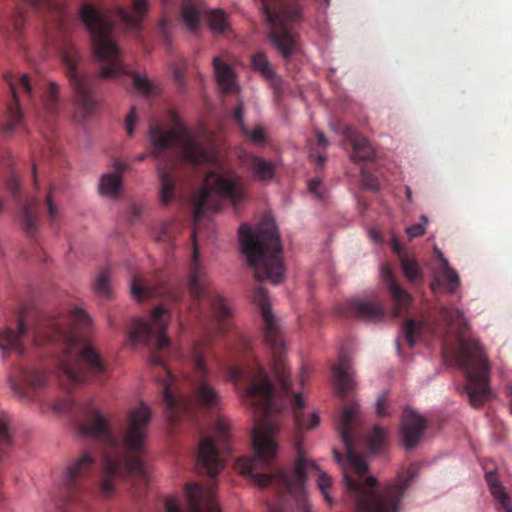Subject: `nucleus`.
<instances>
[{
	"label": "nucleus",
	"mask_w": 512,
	"mask_h": 512,
	"mask_svg": "<svg viewBox=\"0 0 512 512\" xmlns=\"http://www.w3.org/2000/svg\"><path fill=\"white\" fill-rule=\"evenodd\" d=\"M254 302L259 307L264 324V339L272 352V373L279 386V394L271 383L264 368L257 360L238 366L231 360L219 362L227 378L233 382L243 402L258 415L252 431L254 457L243 456L236 460L235 468L243 475H249L259 487L274 486L283 496L292 501L298 512H312L306 494V481L309 473L318 475L317 486L328 505L333 504L329 495L332 479L317 463L308 458L303 449L300 434L319 425L317 413L306 415L305 402L301 394H293L291 409L296 428V459L291 469L272 471V463L277 453L275 436L279 430L275 416L285 407L286 397L291 394L289 369L283 356L285 344L277 319L271 311L266 289L259 286L254 292Z\"/></svg>",
	"instance_id": "nucleus-1"
},
{
	"label": "nucleus",
	"mask_w": 512,
	"mask_h": 512,
	"mask_svg": "<svg viewBox=\"0 0 512 512\" xmlns=\"http://www.w3.org/2000/svg\"><path fill=\"white\" fill-rule=\"evenodd\" d=\"M196 235L197 228L194 227L191 234L193 253L187 276V288L192 300L189 309L203 324L206 336L195 341L185 356L188 365L184 374L189 386L187 395L175 388V376L167 365L170 359L183 357V352L172 347L170 338L166 336L170 318L167 307L164 304L158 305L147 320L133 319L129 330L131 343L149 347L151 364L160 368L157 381L161 385L163 402L171 422L193 420L200 415H206L217 409L220 403V395L214 385L217 374L209 367L207 354L212 335L228 328L231 310L225 299L213 288L207 268L200 259Z\"/></svg>",
	"instance_id": "nucleus-2"
},
{
	"label": "nucleus",
	"mask_w": 512,
	"mask_h": 512,
	"mask_svg": "<svg viewBox=\"0 0 512 512\" xmlns=\"http://www.w3.org/2000/svg\"><path fill=\"white\" fill-rule=\"evenodd\" d=\"M148 5L147 0H129L128 7L120 6L115 9H107L103 5L97 7L90 3L82 4L80 17L89 31L94 56L100 63L99 74L88 75L82 72L83 54L70 40L65 41L61 48V62L75 93L76 108L84 117L91 115L96 109L95 90L99 78L131 76L134 89L142 96L152 97L159 93L155 83L127 67L115 42V24L121 25L126 32H139Z\"/></svg>",
	"instance_id": "nucleus-3"
},
{
	"label": "nucleus",
	"mask_w": 512,
	"mask_h": 512,
	"mask_svg": "<svg viewBox=\"0 0 512 512\" xmlns=\"http://www.w3.org/2000/svg\"><path fill=\"white\" fill-rule=\"evenodd\" d=\"M170 117L173 123L172 129H167L160 123H150L151 150L136 158L137 161H143L149 155L157 161L161 203L167 206L175 199L176 155H178L193 167L210 164L215 166L207 173L200 192L193 200L195 224L206 212L218 211L223 200L231 202L234 207L239 206L245 198L242 176L234 170L220 166L213 147L204 143L199 134L184 125L176 112L171 111Z\"/></svg>",
	"instance_id": "nucleus-4"
},
{
	"label": "nucleus",
	"mask_w": 512,
	"mask_h": 512,
	"mask_svg": "<svg viewBox=\"0 0 512 512\" xmlns=\"http://www.w3.org/2000/svg\"><path fill=\"white\" fill-rule=\"evenodd\" d=\"M55 410L71 414L77 433L83 438L95 440L103 447L99 481V493L102 497H112L118 481L124 477L131 478L139 496L147 490L150 480L144 456L152 417L148 405L141 402L127 411L121 441L116 438L110 419L93 401L76 402L66 399L57 403Z\"/></svg>",
	"instance_id": "nucleus-5"
},
{
	"label": "nucleus",
	"mask_w": 512,
	"mask_h": 512,
	"mask_svg": "<svg viewBox=\"0 0 512 512\" xmlns=\"http://www.w3.org/2000/svg\"><path fill=\"white\" fill-rule=\"evenodd\" d=\"M89 314L75 307L69 314H42L30 326L23 312L13 325L0 330V349L4 357L9 352L24 354L23 340L31 337L35 343H58L63 346L58 378L62 385H79L100 379L107 371L101 354L89 342L84 332L91 326Z\"/></svg>",
	"instance_id": "nucleus-6"
},
{
	"label": "nucleus",
	"mask_w": 512,
	"mask_h": 512,
	"mask_svg": "<svg viewBox=\"0 0 512 512\" xmlns=\"http://www.w3.org/2000/svg\"><path fill=\"white\" fill-rule=\"evenodd\" d=\"M439 314L448 330L455 333V359L465 376L468 400L472 406L480 407L493 396L489 386L490 365L484 348L477 339L466 337L469 324L462 310L453 305L442 306Z\"/></svg>",
	"instance_id": "nucleus-7"
},
{
	"label": "nucleus",
	"mask_w": 512,
	"mask_h": 512,
	"mask_svg": "<svg viewBox=\"0 0 512 512\" xmlns=\"http://www.w3.org/2000/svg\"><path fill=\"white\" fill-rule=\"evenodd\" d=\"M334 458L343 466V481L351 502L350 512H398L404 493L414 478V468L408 469L405 478L377 492V479L366 476L368 465L362 456Z\"/></svg>",
	"instance_id": "nucleus-8"
},
{
	"label": "nucleus",
	"mask_w": 512,
	"mask_h": 512,
	"mask_svg": "<svg viewBox=\"0 0 512 512\" xmlns=\"http://www.w3.org/2000/svg\"><path fill=\"white\" fill-rule=\"evenodd\" d=\"M239 240L247 263L255 270L256 280L280 284L284 279L285 267L275 223L265 220L256 228L242 224L239 228Z\"/></svg>",
	"instance_id": "nucleus-9"
},
{
	"label": "nucleus",
	"mask_w": 512,
	"mask_h": 512,
	"mask_svg": "<svg viewBox=\"0 0 512 512\" xmlns=\"http://www.w3.org/2000/svg\"><path fill=\"white\" fill-rule=\"evenodd\" d=\"M266 20L270 24V39L287 60L299 51L293 25L300 21L302 8L298 0H261Z\"/></svg>",
	"instance_id": "nucleus-10"
},
{
	"label": "nucleus",
	"mask_w": 512,
	"mask_h": 512,
	"mask_svg": "<svg viewBox=\"0 0 512 512\" xmlns=\"http://www.w3.org/2000/svg\"><path fill=\"white\" fill-rule=\"evenodd\" d=\"M229 429L227 424L219 419L214 426V436H202L199 442L196 458V469L201 474L214 479L225 466L226 455L230 453Z\"/></svg>",
	"instance_id": "nucleus-11"
},
{
	"label": "nucleus",
	"mask_w": 512,
	"mask_h": 512,
	"mask_svg": "<svg viewBox=\"0 0 512 512\" xmlns=\"http://www.w3.org/2000/svg\"><path fill=\"white\" fill-rule=\"evenodd\" d=\"M96 462L97 457L91 451H84L67 463L60 479V489L65 498L78 501L87 479L95 472Z\"/></svg>",
	"instance_id": "nucleus-12"
},
{
	"label": "nucleus",
	"mask_w": 512,
	"mask_h": 512,
	"mask_svg": "<svg viewBox=\"0 0 512 512\" xmlns=\"http://www.w3.org/2000/svg\"><path fill=\"white\" fill-rule=\"evenodd\" d=\"M9 84L11 99L6 105L0 119V133L11 136L25 126V118L20 106L19 94L24 93L30 99L34 97V89L28 74H22L18 79L12 75L5 76Z\"/></svg>",
	"instance_id": "nucleus-13"
},
{
	"label": "nucleus",
	"mask_w": 512,
	"mask_h": 512,
	"mask_svg": "<svg viewBox=\"0 0 512 512\" xmlns=\"http://www.w3.org/2000/svg\"><path fill=\"white\" fill-rule=\"evenodd\" d=\"M215 489V484H209L206 487L195 483L187 484L185 487L186 510H182L177 499L172 496L165 500V510L166 512H219Z\"/></svg>",
	"instance_id": "nucleus-14"
},
{
	"label": "nucleus",
	"mask_w": 512,
	"mask_h": 512,
	"mask_svg": "<svg viewBox=\"0 0 512 512\" xmlns=\"http://www.w3.org/2000/svg\"><path fill=\"white\" fill-rule=\"evenodd\" d=\"M7 188L18 205L17 219L20 227L28 237L34 239L40 226L39 201L34 198L23 199L21 182L15 174L9 177Z\"/></svg>",
	"instance_id": "nucleus-15"
},
{
	"label": "nucleus",
	"mask_w": 512,
	"mask_h": 512,
	"mask_svg": "<svg viewBox=\"0 0 512 512\" xmlns=\"http://www.w3.org/2000/svg\"><path fill=\"white\" fill-rule=\"evenodd\" d=\"M130 291L134 299L143 301L151 297H162L166 302L177 304L184 299V291L178 286L164 281L151 285L141 276L133 275L130 280Z\"/></svg>",
	"instance_id": "nucleus-16"
},
{
	"label": "nucleus",
	"mask_w": 512,
	"mask_h": 512,
	"mask_svg": "<svg viewBox=\"0 0 512 512\" xmlns=\"http://www.w3.org/2000/svg\"><path fill=\"white\" fill-rule=\"evenodd\" d=\"M48 374L38 368L18 367L10 376V387L14 393L25 400H32L38 390L48 385Z\"/></svg>",
	"instance_id": "nucleus-17"
},
{
	"label": "nucleus",
	"mask_w": 512,
	"mask_h": 512,
	"mask_svg": "<svg viewBox=\"0 0 512 512\" xmlns=\"http://www.w3.org/2000/svg\"><path fill=\"white\" fill-rule=\"evenodd\" d=\"M341 313L345 317H357L376 322L384 317L382 304L377 299H354L348 301Z\"/></svg>",
	"instance_id": "nucleus-18"
},
{
	"label": "nucleus",
	"mask_w": 512,
	"mask_h": 512,
	"mask_svg": "<svg viewBox=\"0 0 512 512\" xmlns=\"http://www.w3.org/2000/svg\"><path fill=\"white\" fill-rule=\"evenodd\" d=\"M426 429L425 419L410 409H405L402 419L401 434L406 449L415 447Z\"/></svg>",
	"instance_id": "nucleus-19"
},
{
	"label": "nucleus",
	"mask_w": 512,
	"mask_h": 512,
	"mask_svg": "<svg viewBox=\"0 0 512 512\" xmlns=\"http://www.w3.org/2000/svg\"><path fill=\"white\" fill-rule=\"evenodd\" d=\"M344 136L352 146L353 153L351 159L353 161H371L374 159L376 152L369 140L358 133L352 127H346Z\"/></svg>",
	"instance_id": "nucleus-20"
},
{
	"label": "nucleus",
	"mask_w": 512,
	"mask_h": 512,
	"mask_svg": "<svg viewBox=\"0 0 512 512\" xmlns=\"http://www.w3.org/2000/svg\"><path fill=\"white\" fill-rule=\"evenodd\" d=\"M383 279L386 287L394 302V315L400 316L402 311L411 303V295L395 280L392 271L388 266L382 270Z\"/></svg>",
	"instance_id": "nucleus-21"
},
{
	"label": "nucleus",
	"mask_w": 512,
	"mask_h": 512,
	"mask_svg": "<svg viewBox=\"0 0 512 512\" xmlns=\"http://www.w3.org/2000/svg\"><path fill=\"white\" fill-rule=\"evenodd\" d=\"M439 261V273L435 283L432 284V289L435 291L436 287H442L446 293L454 294L460 287V277L441 253H439Z\"/></svg>",
	"instance_id": "nucleus-22"
},
{
	"label": "nucleus",
	"mask_w": 512,
	"mask_h": 512,
	"mask_svg": "<svg viewBox=\"0 0 512 512\" xmlns=\"http://www.w3.org/2000/svg\"><path fill=\"white\" fill-rule=\"evenodd\" d=\"M242 162L254 179L264 183L273 180L276 168L273 162L255 155H247Z\"/></svg>",
	"instance_id": "nucleus-23"
},
{
	"label": "nucleus",
	"mask_w": 512,
	"mask_h": 512,
	"mask_svg": "<svg viewBox=\"0 0 512 512\" xmlns=\"http://www.w3.org/2000/svg\"><path fill=\"white\" fill-rule=\"evenodd\" d=\"M333 375L339 397L344 399L354 389V380L349 367V360L346 355L341 354L338 365H334Z\"/></svg>",
	"instance_id": "nucleus-24"
},
{
	"label": "nucleus",
	"mask_w": 512,
	"mask_h": 512,
	"mask_svg": "<svg viewBox=\"0 0 512 512\" xmlns=\"http://www.w3.org/2000/svg\"><path fill=\"white\" fill-rule=\"evenodd\" d=\"M252 67L258 71L271 85L278 97L282 92V80L274 72L270 61L264 52H257L251 59Z\"/></svg>",
	"instance_id": "nucleus-25"
},
{
	"label": "nucleus",
	"mask_w": 512,
	"mask_h": 512,
	"mask_svg": "<svg viewBox=\"0 0 512 512\" xmlns=\"http://www.w3.org/2000/svg\"><path fill=\"white\" fill-rule=\"evenodd\" d=\"M58 93V86L54 82H50L47 84L46 89L41 94L43 111L39 114V117L47 123L52 122L55 116L59 113L60 102Z\"/></svg>",
	"instance_id": "nucleus-26"
},
{
	"label": "nucleus",
	"mask_w": 512,
	"mask_h": 512,
	"mask_svg": "<svg viewBox=\"0 0 512 512\" xmlns=\"http://www.w3.org/2000/svg\"><path fill=\"white\" fill-rule=\"evenodd\" d=\"M213 66L215 75L219 86L224 93H234L238 91V86L235 83V75L232 68L221 61L219 57L213 59Z\"/></svg>",
	"instance_id": "nucleus-27"
},
{
	"label": "nucleus",
	"mask_w": 512,
	"mask_h": 512,
	"mask_svg": "<svg viewBox=\"0 0 512 512\" xmlns=\"http://www.w3.org/2000/svg\"><path fill=\"white\" fill-rule=\"evenodd\" d=\"M393 249L399 257L403 274L408 279V281L411 283L421 281L423 279V272L419 268L417 261L410 257L409 254L403 250L399 243L395 242Z\"/></svg>",
	"instance_id": "nucleus-28"
},
{
	"label": "nucleus",
	"mask_w": 512,
	"mask_h": 512,
	"mask_svg": "<svg viewBox=\"0 0 512 512\" xmlns=\"http://www.w3.org/2000/svg\"><path fill=\"white\" fill-rule=\"evenodd\" d=\"M205 21L214 34H226L231 30L227 14L221 9H212L205 13Z\"/></svg>",
	"instance_id": "nucleus-29"
},
{
	"label": "nucleus",
	"mask_w": 512,
	"mask_h": 512,
	"mask_svg": "<svg viewBox=\"0 0 512 512\" xmlns=\"http://www.w3.org/2000/svg\"><path fill=\"white\" fill-rule=\"evenodd\" d=\"M234 120L240 127L242 133L249 138L255 144H261L265 141V133L261 126H256L252 130H249L244 123V107L243 103H239L234 109L233 113Z\"/></svg>",
	"instance_id": "nucleus-30"
},
{
	"label": "nucleus",
	"mask_w": 512,
	"mask_h": 512,
	"mask_svg": "<svg viewBox=\"0 0 512 512\" xmlns=\"http://www.w3.org/2000/svg\"><path fill=\"white\" fill-rule=\"evenodd\" d=\"M485 478L493 497L499 502L503 511L512 512L510 498L505 493L503 487L500 485L496 473L492 471L487 472L485 474Z\"/></svg>",
	"instance_id": "nucleus-31"
},
{
	"label": "nucleus",
	"mask_w": 512,
	"mask_h": 512,
	"mask_svg": "<svg viewBox=\"0 0 512 512\" xmlns=\"http://www.w3.org/2000/svg\"><path fill=\"white\" fill-rule=\"evenodd\" d=\"M200 8L194 2H187L183 5L181 15L184 23L191 32H196L200 25Z\"/></svg>",
	"instance_id": "nucleus-32"
},
{
	"label": "nucleus",
	"mask_w": 512,
	"mask_h": 512,
	"mask_svg": "<svg viewBox=\"0 0 512 512\" xmlns=\"http://www.w3.org/2000/svg\"><path fill=\"white\" fill-rule=\"evenodd\" d=\"M122 183L121 175L106 174L103 175L100 181V191L103 195L115 196L117 195Z\"/></svg>",
	"instance_id": "nucleus-33"
},
{
	"label": "nucleus",
	"mask_w": 512,
	"mask_h": 512,
	"mask_svg": "<svg viewBox=\"0 0 512 512\" xmlns=\"http://www.w3.org/2000/svg\"><path fill=\"white\" fill-rule=\"evenodd\" d=\"M47 218L51 225H56L61 219V210L55 200V189L49 188L45 198Z\"/></svg>",
	"instance_id": "nucleus-34"
},
{
	"label": "nucleus",
	"mask_w": 512,
	"mask_h": 512,
	"mask_svg": "<svg viewBox=\"0 0 512 512\" xmlns=\"http://www.w3.org/2000/svg\"><path fill=\"white\" fill-rule=\"evenodd\" d=\"M95 293L103 298L110 299L112 295L110 286V272L108 269H102L94 282Z\"/></svg>",
	"instance_id": "nucleus-35"
},
{
	"label": "nucleus",
	"mask_w": 512,
	"mask_h": 512,
	"mask_svg": "<svg viewBox=\"0 0 512 512\" xmlns=\"http://www.w3.org/2000/svg\"><path fill=\"white\" fill-rule=\"evenodd\" d=\"M387 441V432L380 426H375L367 438V445L371 452H380Z\"/></svg>",
	"instance_id": "nucleus-36"
},
{
	"label": "nucleus",
	"mask_w": 512,
	"mask_h": 512,
	"mask_svg": "<svg viewBox=\"0 0 512 512\" xmlns=\"http://www.w3.org/2000/svg\"><path fill=\"white\" fill-rule=\"evenodd\" d=\"M174 226V221L162 222L159 228L153 232L155 241L172 246Z\"/></svg>",
	"instance_id": "nucleus-37"
},
{
	"label": "nucleus",
	"mask_w": 512,
	"mask_h": 512,
	"mask_svg": "<svg viewBox=\"0 0 512 512\" xmlns=\"http://www.w3.org/2000/svg\"><path fill=\"white\" fill-rule=\"evenodd\" d=\"M403 333L408 345L414 347L420 335V326L413 319H407L403 324Z\"/></svg>",
	"instance_id": "nucleus-38"
},
{
	"label": "nucleus",
	"mask_w": 512,
	"mask_h": 512,
	"mask_svg": "<svg viewBox=\"0 0 512 512\" xmlns=\"http://www.w3.org/2000/svg\"><path fill=\"white\" fill-rule=\"evenodd\" d=\"M421 223L413 224L406 229L407 235L410 239L422 236L425 234V225L428 223V218L425 215L421 216Z\"/></svg>",
	"instance_id": "nucleus-39"
},
{
	"label": "nucleus",
	"mask_w": 512,
	"mask_h": 512,
	"mask_svg": "<svg viewBox=\"0 0 512 512\" xmlns=\"http://www.w3.org/2000/svg\"><path fill=\"white\" fill-rule=\"evenodd\" d=\"M361 183L362 186L367 189L377 190L379 188L377 178L373 176L365 167L361 169Z\"/></svg>",
	"instance_id": "nucleus-40"
},
{
	"label": "nucleus",
	"mask_w": 512,
	"mask_h": 512,
	"mask_svg": "<svg viewBox=\"0 0 512 512\" xmlns=\"http://www.w3.org/2000/svg\"><path fill=\"white\" fill-rule=\"evenodd\" d=\"M35 9L58 10L59 5L55 0H25Z\"/></svg>",
	"instance_id": "nucleus-41"
},
{
	"label": "nucleus",
	"mask_w": 512,
	"mask_h": 512,
	"mask_svg": "<svg viewBox=\"0 0 512 512\" xmlns=\"http://www.w3.org/2000/svg\"><path fill=\"white\" fill-rule=\"evenodd\" d=\"M308 190L310 193L314 194L317 198H323L322 192V181L319 178H313L308 182Z\"/></svg>",
	"instance_id": "nucleus-42"
},
{
	"label": "nucleus",
	"mask_w": 512,
	"mask_h": 512,
	"mask_svg": "<svg viewBox=\"0 0 512 512\" xmlns=\"http://www.w3.org/2000/svg\"><path fill=\"white\" fill-rule=\"evenodd\" d=\"M136 120H137V117H136V113H135V108L132 107L130 113L127 115L126 120H125V127L127 130V134L129 136H132L134 133V127H135Z\"/></svg>",
	"instance_id": "nucleus-43"
},
{
	"label": "nucleus",
	"mask_w": 512,
	"mask_h": 512,
	"mask_svg": "<svg viewBox=\"0 0 512 512\" xmlns=\"http://www.w3.org/2000/svg\"><path fill=\"white\" fill-rule=\"evenodd\" d=\"M387 404V395L382 394L378 397L377 403H376V411L378 416L384 417L388 415V412L385 410V406Z\"/></svg>",
	"instance_id": "nucleus-44"
},
{
	"label": "nucleus",
	"mask_w": 512,
	"mask_h": 512,
	"mask_svg": "<svg viewBox=\"0 0 512 512\" xmlns=\"http://www.w3.org/2000/svg\"><path fill=\"white\" fill-rule=\"evenodd\" d=\"M143 210H144L143 206L138 205V204H133L130 208L129 222L133 223L137 219H139L143 213Z\"/></svg>",
	"instance_id": "nucleus-45"
},
{
	"label": "nucleus",
	"mask_w": 512,
	"mask_h": 512,
	"mask_svg": "<svg viewBox=\"0 0 512 512\" xmlns=\"http://www.w3.org/2000/svg\"><path fill=\"white\" fill-rule=\"evenodd\" d=\"M238 340H239V348L238 349L243 353L250 352V350H251L250 341L247 338L242 337V336H240Z\"/></svg>",
	"instance_id": "nucleus-46"
},
{
	"label": "nucleus",
	"mask_w": 512,
	"mask_h": 512,
	"mask_svg": "<svg viewBox=\"0 0 512 512\" xmlns=\"http://www.w3.org/2000/svg\"><path fill=\"white\" fill-rule=\"evenodd\" d=\"M316 137H317L318 146L322 147L323 149L328 146V140L323 135V133L316 131Z\"/></svg>",
	"instance_id": "nucleus-47"
},
{
	"label": "nucleus",
	"mask_w": 512,
	"mask_h": 512,
	"mask_svg": "<svg viewBox=\"0 0 512 512\" xmlns=\"http://www.w3.org/2000/svg\"><path fill=\"white\" fill-rule=\"evenodd\" d=\"M128 165L122 161L116 160L114 162V168L118 175L127 169Z\"/></svg>",
	"instance_id": "nucleus-48"
},
{
	"label": "nucleus",
	"mask_w": 512,
	"mask_h": 512,
	"mask_svg": "<svg viewBox=\"0 0 512 512\" xmlns=\"http://www.w3.org/2000/svg\"><path fill=\"white\" fill-rule=\"evenodd\" d=\"M310 157L314 159L315 163L318 166H323V164L326 161V157L324 155H321V154L315 156L313 153H311Z\"/></svg>",
	"instance_id": "nucleus-49"
},
{
	"label": "nucleus",
	"mask_w": 512,
	"mask_h": 512,
	"mask_svg": "<svg viewBox=\"0 0 512 512\" xmlns=\"http://www.w3.org/2000/svg\"><path fill=\"white\" fill-rule=\"evenodd\" d=\"M369 235L376 242L381 240V235H380V233L376 229H371L369 231Z\"/></svg>",
	"instance_id": "nucleus-50"
},
{
	"label": "nucleus",
	"mask_w": 512,
	"mask_h": 512,
	"mask_svg": "<svg viewBox=\"0 0 512 512\" xmlns=\"http://www.w3.org/2000/svg\"><path fill=\"white\" fill-rule=\"evenodd\" d=\"M174 77H175L176 81L179 82V84H181V81L183 79V73L179 68H176L174 70Z\"/></svg>",
	"instance_id": "nucleus-51"
},
{
	"label": "nucleus",
	"mask_w": 512,
	"mask_h": 512,
	"mask_svg": "<svg viewBox=\"0 0 512 512\" xmlns=\"http://www.w3.org/2000/svg\"><path fill=\"white\" fill-rule=\"evenodd\" d=\"M268 512H282V509L278 506H270Z\"/></svg>",
	"instance_id": "nucleus-52"
},
{
	"label": "nucleus",
	"mask_w": 512,
	"mask_h": 512,
	"mask_svg": "<svg viewBox=\"0 0 512 512\" xmlns=\"http://www.w3.org/2000/svg\"><path fill=\"white\" fill-rule=\"evenodd\" d=\"M406 197L408 199V201H411L412 199V191L409 187H406Z\"/></svg>",
	"instance_id": "nucleus-53"
},
{
	"label": "nucleus",
	"mask_w": 512,
	"mask_h": 512,
	"mask_svg": "<svg viewBox=\"0 0 512 512\" xmlns=\"http://www.w3.org/2000/svg\"><path fill=\"white\" fill-rule=\"evenodd\" d=\"M160 27H161V31L164 35H166V22L165 21H162L161 24H160Z\"/></svg>",
	"instance_id": "nucleus-54"
},
{
	"label": "nucleus",
	"mask_w": 512,
	"mask_h": 512,
	"mask_svg": "<svg viewBox=\"0 0 512 512\" xmlns=\"http://www.w3.org/2000/svg\"><path fill=\"white\" fill-rule=\"evenodd\" d=\"M300 382L302 385H304V382H305V378H304V369L302 370V373L300 375Z\"/></svg>",
	"instance_id": "nucleus-55"
},
{
	"label": "nucleus",
	"mask_w": 512,
	"mask_h": 512,
	"mask_svg": "<svg viewBox=\"0 0 512 512\" xmlns=\"http://www.w3.org/2000/svg\"><path fill=\"white\" fill-rule=\"evenodd\" d=\"M33 174H34V185L37 186L38 185V182H37V178H36V171H35V167L33 168Z\"/></svg>",
	"instance_id": "nucleus-56"
},
{
	"label": "nucleus",
	"mask_w": 512,
	"mask_h": 512,
	"mask_svg": "<svg viewBox=\"0 0 512 512\" xmlns=\"http://www.w3.org/2000/svg\"><path fill=\"white\" fill-rule=\"evenodd\" d=\"M3 211V204L2 202L0 201V213Z\"/></svg>",
	"instance_id": "nucleus-57"
}]
</instances>
